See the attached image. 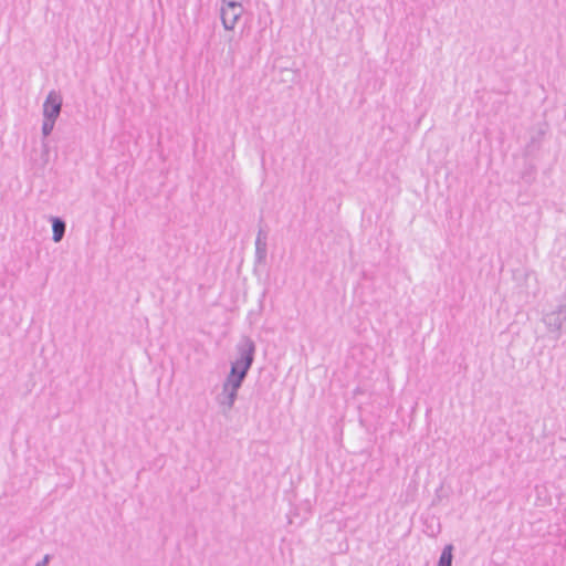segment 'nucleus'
<instances>
[{"label":"nucleus","mask_w":566,"mask_h":566,"mask_svg":"<svg viewBox=\"0 0 566 566\" xmlns=\"http://www.w3.org/2000/svg\"><path fill=\"white\" fill-rule=\"evenodd\" d=\"M54 120L46 118L44 125H43V132L44 134H49L53 128Z\"/></svg>","instance_id":"nucleus-6"},{"label":"nucleus","mask_w":566,"mask_h":566,"mask_svg":"<svg viewBox=\"0 0 566 566\" xmlns=\"http://www.w3.org/2000/svg\"><path fill=\"white\" fill-rule=\"evenodd\" d=\"M241 6L234 1H229L221 10L222 23L226 29H232L241 15Z\"/></svg>","instance_id":"nucleus-2"},{"label":"nucleus","mask_w":566,"mask_h":566,"mask_svg":"<svg viewBox=\"0 0 566 566\" xmlns=\"http://www.w3.org/2000/svg\"><path fill=\"white\" fill-rule=\"evenodd\" d=\"M53 239L55 242H59L63 234H64V230H65V226H64V222H62L61 220L59 219H55L53 221Z\"/></svg>","instance_id":"nucleus-4"},{"label":"nucleus","mask_w":566,"mask_h":566,"mask_svg":"<svg viewBox=\"0 0 566 566\" xmlns=\"http://www.w3.org/2000/svg\"><path fill=\"white\" fill-rule=\"evenodd\" d=\"M451 562H452V547L447 546L440 556L438 566H451Z\"/></svg>","instance_id":"nucleus-5"},{"label":"nucleus","mask_w":566,"mask_h":566,"mask_svg":"<svg viewBox=\"0 0 566 566\" xmlns=\"http://www.w3.org/2000/svg\"><path fill=\"white\" fill-rule=\"evenodd\" d=\"M252 361V348L245 350L244 355L241 359L237 360L231 368V373L228 378V382L232 385L233 389H237L242 379L245 376L247 370L249 369Z\"/></svg>","instance_id":"nucleus-1"},{"label":"nucleus","mask_w":566,"mask_h":566,"mask_svg":"<svg viewBox=\"0 0 566 566\" xmlns=\"http://www.w3.org/2000/svg\"><path fill=\"white\" fill-rule=\"evenodd\" d=\"M61 109V98L59 95L51 93L44 104V115L46 118L55 120Z\"/></svg>","instance_id":"nucleus-3"}]
</instances>
